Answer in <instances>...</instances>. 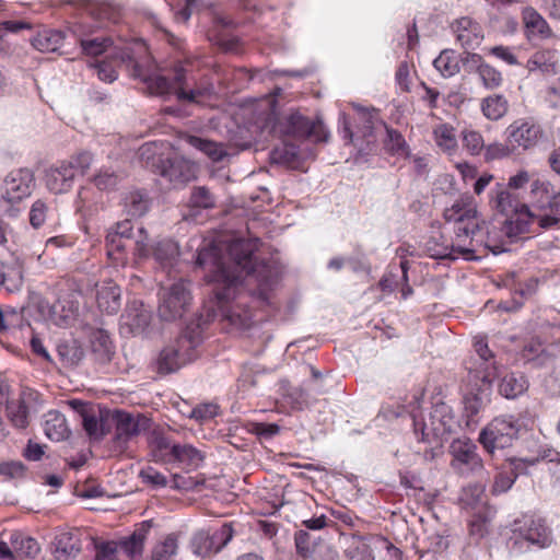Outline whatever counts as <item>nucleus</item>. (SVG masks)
Returning a JSON list of instances; mask_svg holds the SVG:
<instances>
[{"instance_id":"f257e3e1","label":"nucleus","mask_w":560,"mask_h":560,"mask_svg":"<svg viewBox=\"0 0 560 560\" xmlns=\"http://www.w3.org/2000/svg\"><path fill=\"white\" fill-rule=\"evenodd\" d=\"M259 244L258 238H237L224 246L211 242L198 250L197 266L206 271L208 282L215 283L213 300L205 306L207 313L196 322L201 324V330L217 316L235 328L250 327V296L243 290V281L254 278L259 285H268L273 277L272 267L255 256Z\"/></svg>"},{"instance_id":"f03ea898","label":"nucleus","mask_w":560,"mask_h":560,"mask_svg":"<svg viewBox=\"0 0 560 560\" xmlns=\"http://www.w3.org/2000/svg\"><path fill=\"white\" fill-rule=\"evenodd\" d=\"M443 217L446 222H453L455 237L452 242L441 231H433L424 243L425 253L434 259L454 260L458 255L466 259L472 258V248L467 246L472 241H478L480 230L478 223V211L475 199L470 195L460 196L450 208L444 210Z\"/></svg>"},{"instance_id":"7ed1b4c3","label":"nucleus","mask_w":560,"mask_h":560,"mask_svg":"<svg viewBox=\"0 0 560 560\" xmlns=\"http://www.w3.org/2000/svg\"><path fill=\"white\" fill-rule=\"evenodd\" d=\"M131 252L136 261L153 256L161 265H171L179 255L178 246L172 240H163L154 246L143 226L132 224L130 220L117 222L106 235V254L116 266H125Z\"/></svg>"},{"instance_id":"20e7f679","label":"nucleus","mask_w":560,"mask_h":560,"mask_svg":"<svg viewBox=\"0 0 560 560\" xmlns=\"http://www.w3.org/2000/svg\"><path fill=\"white\" fill-rule=\"evenodd\" d=\"M477 358L467 362V376L463 387L464 412L467 418L478 416L490 402L493 378L497 375L494 355L483 338L474 343Z\"/></svg>"},{"instance_id":"39448f33","label":"nucleus","mask_w":560,"mask_h":560,"mask_svg":"<svg viewBox=\"0 0 560 560\" xmlns=\"http://www.w3.org/2000/svg\"><path fill=\"white\" fill-rule=\"evenodd\" d=\"M257 124L262 135L292 139L313 138L317 142H326L328 139V132L320 120L312 121L299 112L278 119L275 112L269 109L260 115Z\"/></svg>"},{"instance_id":"423d86ee","label":"nucleus","mask_w":560,"mask_h":560,"mask_svg":"<svg viewBox=\"0 0 560 560\" xmlns=\"http://www.w3.org/2000/svg\"><path fill=\"white\" fill-rule=\"evenodd\" d=\"M201 341V324L190 323L174 343L166 346L158 358L161 373H172L192 359L194 349Z\"/></svg>"},{"instance_id":"0eeeda50","label":"nucleus","mask_w":560,"mask_h":560,"mask_svg":"<svg viewBox=\"0 0 560 560\" xmlns=\"http://www.w3.org/2000/svg\"><path fill=\"white\" fill-rule=\"evenodd\" d=\"M490 205L493 209L504 215L514 214L516 217L515 223L517 226V233H524L528 231V225L534 221H528L525 212L523 213V207L526 203L518 201L517 195L512 192L502 184H497L491 190Z\"/></svg>"},{"instance_id":"6e6552de","label":"nucleus","mask_w":560,"mask_h":560,"mask_svg":"<svg viewBox=\"0 0 560 560\" xmlns=\"http://www.w3.org/2000/svg\"><path fill=\"white\" fill-rule=\"evenodd\" d=\"M544 136L541 126L530 118L514 120L506 128V141L512 150H528L538 144Z\"/></svg>"},{"instance_id":"1a4fd4ad","label":"nucleus","mask_w":560,"mask_h":560,"mask_svg":"<svg viewBox=\"0 0 560 560\" xmlns=\"http://www.w3.org/2000/svg\"><path fill=\"white\" fill-rule=\"evenodd\" d=\"M233 537V528L230 524H223L219 529L210 533L201 529L191 538V550L199 557H208L222 550Z\"/></svg>"},{"instance_id":"9d476101","label":"nucleus","mask_w":560,"mask_h":560,"mask_svg":"<svg viewBox=\"0 0 560 560\" xmlns=\"http://www.w3.org/2000/svg\"><path fill=\"white\" fill-rule=\"evenodd\" d=\"M191 300L188 282L179 280L171 285L159 306V315L163 320H175L186 312Z\"/></svg>"},{"instance_id":"9b49d317","label":"nucleus","mask_w":560,"mask_h":560,"mask_svg":"<svg viewBox=\"0 0 560 560\" xmlns=\"http://www.w3.org/2000/svg\"><path fill=\"white\" fill-rule=\"evenodd\" d=\"M66 408L73 410L81 420H150L143 415H137L135 417L124 410L115 409L112 412L104 410L100 405L83 401L80 399H71L63 402Z\"/></svg>"},{"instance_id":"f8f14e48","label":"nucleus","mask_w":560,"mask_h":560,"mask_svg":"<svg viewBox=\"0 0 560 560\" xmlns=\"http://www.w3.org/2000/svg\"><path fill=\"white\" fill-rule=\"evenodd\" d=\"M33 186L34 174L31 170H14L3 180L1 198L9 203L20 202L31 195Z\"/></svg>"},{"instance_id":"ddd939ff","label":"nucleus","mask_w":560,"mask_h":560,"mask_svg":"<svg viewBox=\"0 0 560 560\" xmlns=\"http://www.w3.org/2000/svg\"><path fill=\"white\" fill-rule=\"evenodd\" d=\"M478 223L480 226V230L477 235L479 242L472 241V254L477 250V247L479 246H483L494 255H499L508 250L506 235L510 234V231H506V220L504 222H500L499 225L493 223L491 224V228L479 218ZM467 246L470 247L469 240L467 241Z\"/></svg>"},{"instance_id":"4468645a","label":"nucleus","mask_w":560,"mask_h":560,"mask_svg":"<svg viewBox=\"0 0 560 560\" xmlns=\"http://www.w3.org/2000/svg\"><path fill=\"white\" fill-rule=\"evenodd\" d=\"M174 80L177 86L176 97L180 102L201 105L214 95V86L210 82H201L191 89L188 88L186 70L178 66L174 69Z\"/></svg>"},{"instance_id":"2eb2a0df","label":"nucleus","mask_w":560,"mask_h":560,"mask_svg":"<svg viewBox=\"0 0 560 560\" xmlns=\"http://www.w3.org/2000/svg\"><path fill=\"white\" fill-rule=\"evenodd\" d=\"M151 312L140 301L128 303L120 316L119 329L124 336H139L145 332L151 323Z\"/></svg>"},{"instance_id":"dca6fc26","label":"nucleus","mask_w":560,"mask_h":560,"mask_svg":"<svg viewBox=\"0 0 560 560\" xmlns=\"http://www.w3.org/2000/svg\"><path fill=\"white\" fill-rule=\"evenodd\" d=\"M500 427L488 424L479 434V443L489 455H493L497 450H504L512 445L517 430L513 422H499Z\"/></svg>"},{"instance_id":"f3484780","label":"nucleus","mask_w":560,"mask_h":560,"mask_svg":"<svg viewBox=\"0 0 560 560\" xmlns=\"http://www.w3.org/2000/svg\"><path fill=\"white\" fill-rule=\"evenodd\" d=\"M43 409L39 394L31 388H23L18 399L10 400L7 405L10 420H27L37 417Z\"/></svg>"},{"instance_id":"a211bd4d","label":"nucleus","mask_w":560,"mask_h":560,"mask_svg":"<svg viewBox=\"0 0 560 560\" xmlns=\"http://www.w3.org/2000/svg\"><path fill=\"white\" fill-rule=\"evenodd\" d=\"M143 431H147V441L154 459L156 462L167 463L171 457L170 453L177 443L170 435V432H176L177 430L166 424L155 425L153 428L143 427Z\"/></svg>"},{"instance_id":"6ab92c4d","label":"nucleus","mask_w":560,"mask_h":560,"mask_svg":"<svg viewBox=\"0 0 560 560\" xmlns=\"http://www.w3.org/2000/svg\"><path fill=\"white\" fill-rule=\"evenodd\" d=\"M413 434L431 448L443 446L451 439L452 429L446 422H412Z\"/></svg>"},{"instance_id":"aec40b11","label":"nucleus","mask_w":560,"mask_h":560,"mask_svg":"<svg viewBox=\"0 0 560 560\" xmlns=\"http://www.w3.org/2000/svg\"><path fill=\"white\" fill-rule=\"evenodd\" d=\"M75 175L71 164L60 161L45 171V185L52 194H65L72 188Z\"/></svg>"},{"instance_id":"412c9836","label":"nucleus","mask_w":560,"mask_h":560,"mask_svg":"<svg viewBox=\"0 0 560 560\" xmlns=\"http://www.w3.org/2000/svg\"><path fill=\"white\" fill-rule=\"evenodd\" d=\"M514 532L532 545L546 547L550 544V532L541 520H535L532 516H524L522 521L515 523Z\"/></svg>"},{"instance_id":"4be33fe9","label":"nucleus","mask_w":560,"mask_h":560,"mask_svg":"<svg viewBox=\"0 0 560 560\" xmlns=\"http://www.w3.org/2000/svg\"><path fill=\"white\" fill-rule=\"evenodd\" d=\"M451 27L456 34L457 42L466 50L475 49L483 39L482 27L468 16L456 20Z\"/></svg>"},{"instance_id":"5701e85b","label":"nucleus","mask_w":560,"mask_h":560,"mask_svg":"<svg viewBox=\"0 0 560 560\" xmlns=\"http://www.w3.org/2000/svg\"><path fill=\"white\" fill-rule=\"evenodd\" d=\"M454 460L472 472L483 470V460L478 454V447L470 440H455L451 444Z\"/></svg>"},{"instance_id":"b1692460","label":"nucleus","mask_w":560,"mask_h":560,"mask_svg":"<svg viewBox=\"0 0 560 560\" xmlns=\"http://www.w3.org/2000/svg\"><path fill=\"white\" fill-rule=\"evenodd\" d=\"M555 187L547 179H535L530 184L529 203H526L535 213H549Z\"/></svg>"},{"instance_id":"393cba45","label":"nucleus","mask_w":560,"mask_h":560,"mask_svg":"<svg viewBox=\"0 0 560 560\" xmlns=\"http://www.w3.org/2000/svg\"><path fill=\"white\" fill-rule=\"evenodd\" d=\"M12 560L33 559L40 551L37 540L23 532H12L9 537Z\"/></svg>"},{"instance_id":"a878e982","label":"nucleus","mask_w":560,"mask_h":560,"mask_svg":"<svg viewBox=\"0 0 560 560\" xmlns=\"http://www.w3.org/2000/svg\"><path fill=\"white\" fill-rule=\"evenodd\" d=\"M54 555L58 560H68L75 557L81 550V539L78 532H61L56 535Z\"/></svg>"},{"instance_id":"bb28decb","label":"nucleus","mask_w":560,"mask_h":560,"mask_svg":"<svg viewBox=\"0 0 560 560\" xmlns=\"http://www.w3.org/2000/svg\"><path fill=\"white\" fill-rule=\"evenodd\" d=\"M161 174L174 184H184L194 177V167L186 160L179 158L167 159L163 164Z\"/></svg>"},{"instance_id":"cd10ccee","label":"nucleus","mask_w":560,"mask_h":560,"mask_svg":"<svg viewBox=\"0 0 560 560\" xmlns=\"http://www.w3.org/2000/svg\"><path fill=\"white\" fill-rule=\"evenodd\" d=\"M528 221H534L540 229L547 230L557 226L560 222V190L553 191L549 213H535L528 206L523 207Z\"/></svg>"},{"instance_id":"c85d7f7f","label":"nucleus","mask_w":560,"mask_h":560,"mask_svg":"<svg viewBox=\"0 0 560 560\" xmlns=\"http://www.w3.org/2000/svg\"><path fill=\"white\" fill-rule=\"evenodd\" d=\"M66 36L59 30L43 28L31 39V45L40 52H55L60 49Z\"/></svg>"},{"instance_id":"c756f323","label":"nucleus","mask_w":560,"mask_h":560,"mask_svg":"<svg viewBox=\"0 0 560 560\" xmlns=\"http://www.w3.org/2000/svg\"><path fill=\"white\" fill-rule=\"evenodd\" d=\"M168 464L178 463L187 468H197L203 460V456L197 448L189 444L176 443L170 453Z\"/></svg>"},{"instance_id":"7c9ffc66","label":"nucleus","mask_w":560,"mask_h":560,"mask_svg":"<svg viewBox=\"0 0 560 560\" xmlns=\"http://www.w3.org/2000/svg\"><path fill=\"white\" fill-rule=\"evenodd\" d=\"M528 388V381L521 372H511L504 375L499 384V392L508 399H514Z\"/></svg>"},{"instance_id":"2f4dec72","label":"nucleus","mask_w":560,"mask_h":560,"mask_svg":"<svg viewBox=\"0 0 560 560\" xmlns=\"http://www.w3.org/2000/svg\"><path fill=\"white\" fill-rule=\"evenodd\" d=\"M98 308L108 314H115L120 308V288L115 283H107L96 292Z\"/></svg>"},{"instance_id":"473e14b6","label":"nucleus","mask_w":560,"mask_h":560,"mask_svg":"<svg viewBox=\"0 0 560 560\" xmlns=\"http://www.w3.org/2000/svg\"><path fill=\"white\" fill-rule=\"evenodd\" d=\"M93 353L101 362L110 361L114 354V346L108 332L104 329H94L90 335Z\"/></svg>"},{"instance_id":"72a5a7b5","label":"nucleus","mask_w":560,"mask_h":560,"mask_svg":"<svg viewBox=\"0 0 560 560\" xmlns=\"http://www.w3.org/2000/svg\"><path fill=\"white\" fill-rule=\"evenodd\" d=\"M182 141L203 152L214 162H219L225 156L222 145L209 139L187 133L182 137Z\"/></svg>"},{"instance_id":"f704fd0d","label":"nucleus","mask_w":560,"mask_h":560,"mask_svg":"<svg viewBox=\"0 0 560 560\" xmlns=\"http://www.w3.org/2000/svg\"><path fill=\"white\" fill-rule=\"evenodd\" d=\"M460 501L465 509H470L476 512L488 511L485 486L481 483H474L464 488Z\"/></svg>"},{"instance_id":"c9c22d12","label":"nucleus","mask_w":560,"mask_h":560,"mask_svg":"<svg viewBox=\"0 0 560 560\" xmlns=\"http://www.w3.org/2000/svg\"><path fill=\"white\" fill-rule=\"evenodd\" d=\"M509 110V101L502 94H492L481 101V112L490 120L502 118Z\"/></svg>"},{"instance_id":"e433bc0d","label":"nucleus","mask_w":560,"mask_h":560,"mask_svg":"<svg viewBox=\"0 0 560 560\" xmlns=\"http://www.w3.org/2000/svg\"><path fill=\"white\" fill-rule=\"evenodd\" d=\"M522 16L525 27L529 33L537 34L540 37H548L551 34L547 21L534 8H525Z\"/></svg>"},{"instance_id":"4c0bfd02","label":"nucleus","mask_w":560,"mask_h":560,"mask_svg":"<svg viewBox=\"0 0 560 560\" xmlns=\"http://www.w3.org/2000/svg\"><path fill=\"white\" fill-rule=\"evenodd\" d=\"M434 68L444 77L450 78L459 72V62L453 49H444L433 61Z\"/></svg>"},{"instance_id":"58836bf2","label":"nucleus","mask_w":560,"mask_h":560,"mask_svg":"<svg viewBox=\"0 0 560 560\" xmlns=\"http://www.w3.org/2000/svg\"><path fill=\"white\" fill-rule=\"evenodd\" d=\"M124 209L130 217H142L149 209V199L139 190L130 191L124 198Z\"/></svg>"},{"instance_id":"ea45409f","label":"nucleus","mask_w":560,"mask_h":560,"mask_svg":"<svg viewBox=\"0 0 560 560\" xmlns=\"http://www.w3.org/2000/svg\"><path fill=\"white\" fill-rule=\"evenodd\" d=\"M148 422H113L115 424V432L113 441L118 448H122L127 442L135 435H138L143 428L141 424Z\"/></svg>"},{"instance_id":"a19ab883","label":"nucleus","mask_w":560,"mask_h":560,"mask_svg":"<svg viewBox=\"0 0 560 560\" xmlns=\"http://www.w3.org/2000/svg\"><path fill=\"white\" fill-rule=\"evenodd\" d=\"M143 82L145 83L148 90L151 94L158 96H168L172 93L176 95V84L175 80H168L166 77L160 74L149 75L148 78H143Z\"/></svg>"},{"instance_id":"79ce46f5","label":"nucleus","mask_w":560,"mask_h":560,"mask_svg":"<svg viewBox=\"0 0 560 560\" xmlns=\"http://www.w3.org/2000/svg\"><path fill=\"white\" fill-rule=\"evenodd\" d=\"M22 284V271L15 264L0 261V285L12 292Z\"/></svg>"},{"instance_id":"37998d69","label":"nucleus","mask_w":560,"mask_h":560,"mask_svg":"<svg viewBox=\"0 0 560 560\" xmlns=\"http://www.w3.org/2000/svg\"><path fill=\"white\" fill-rule=\"evenodd\" d=\"M177 550L178 537L172 533L154 546L151 558L152 560H174Z\"/></svg>"},{"instance_id":"c03bdc74","label":"nucleus","mask_w":560,"mask_h":560,"mask_svg":"<svg viewBox=\"0 0 560 560\" xmlns=\"http://www.w3.org/2000/svg\"><path fill=\"white\" fill-rule=\"evenodd\" d=\"M529 72L540 71L542 73H555L556 63L550 51H536L526 63Z\"/></svg>"},{"instance_id":"a18cd8bd","label":"nucleus","mask_w":560,"mask_h":560,"mask_svg":"<svg viewBox=\"0 0 560 560\" xmlns=\"http://www.w3.org/2000/svg\"><path fill=\"white\" fill-rule=\"evenodd\" d=\"M80 45L83 54L86 56L97 57L113 46L110 37H94L88 39H80Z\"/></svg>"},{"instance_id":"49530a36","label":"nucleus","mask_w":560,"mask_h":560,"mask_svg":"<svg viewBox=\"0 0 560 560\" xmlns=\"http://www.w3.org/2000/svg\"><path fill=\"white\" fill-rule=\"evenodd\" d=\"M477 73L487 90H495L500 88L503 82L502 73L489 63L480 65L479 68H477Z\"/></svg>"},{"instance_id":"de8ad7c7","label":"nucleus","mask_w":560,"mask_h":560,"mask_svg":"<svg viewBox=\"0 0 560 560\" xmlns=\"http://www.w3.org/2000/svg\"><path fill=\"white\" fill-rule=\"evenodd\" d=\"M436 144L445 152H452L457 147L455 130L450 125H441L434 130Z\"/></svg>"},{"instance_id":"09e8293b","label":"nucleus","mask_w":560,"mask_h":560,"mask_svg":"<svg viewBox=\"0 0 560 560\" xmlns=\"http://www.w3.org/2000/svg\"><path fill=\"white\" fill-rule=\"evenodd\" d=\"M462 136L463 145L471 155H478L485 150L486 145L480 132L465 129L463 130Z\"/></svg>"},{"instance_id":"8fccbe9b","label":"nucleus","mask_w":560,"mask_h":560,"mask_svg":"<svg viewBox=\"0 0 560 560\" xmlns=\"http://www.w3.org/2000/svg\"><path fill=\"white\" fill-rule=\"evenodd\" d=\"M387 138L385 140V148L393 154H406L407 153V143L402 137V135L389 127H386Z\"/></svg>"},{"instance_id":"3c124183","label":"nucleus","mask_w":560,"mask_h":560,"mask_svg":"<svg viewBox=\"0 0 560 560\" xmlns=\"http://www.w3.org/2000/svg\"><path fill=\"white\" fill-rule=\"evenodd\" d=\"M246 430L257 435L259 440H269L279 433L280 428L269 422H246Z\"/></svg>"},{"instance_id":"603ef678","label":"nucleus","mask_w":560,"mask_h":560,"mask_svg":"<svg viewBox=\"0 0 560 560\" xmlns=\"http://www.w3.org/2000/svg\"><path fill=\"white\" fill-rule=\"evenodd\" d=\"M189 202L192 207L209 209L214 207V197L207 187H195Z\"/></svg>"},{"instance_id":"864d4df0","label":"nucleus","mask_w":560,"mask_h":560,"mask_svg":"<svg viewBox=\"0 0 560 560\" xmlns=\"http://www.w3.org/2000/svg\"><path fill=\"white\" fill-rule=\"evenodd\" d=\"M117 544L120 555H125L130 560H139L141 558L144 546L131 536L121 539Z\"/></svg>"},{"instance_id":"5fc2aeb1","label":"nucleus","mask_w":560,"mask_h":560,"mask_svg":"<svg viewBox=\"0 0 560 560\" xmlns=\"http://www.w3.org/2000/svg\"><path fill=\"white\" fill-rule=\"evenodd\" d=\"M515 480V475L511 474L504 466L502 470L495 475L491 492L493 494L504 493L512 488Z\"/></svg>"},{"instance_id":"6e6d98bb","label":"nucleus","mask_w":560,"mask_h":560,"mask_svg":"<svg viewBox=\"0 0 560 560\" xmlns=\"http://www.w3.org/2000/svg\"><path fill=\"white\" fill-rule=\"evenodd\" d=\"M220 416V406L214 402L200 404L191 409L189 413V418L195 420H211Z\"/></svg>"},{"instance_id":"4d7b16f0","label":"nucleus","mask_w":560,"mask_h":560,"mask_svg":"<svg viewBox=\"0 0 560 560\" xmlns=\"http://www.w3.org/2000/svg\"><path fill=\"white\" fill-rule=\"evenodd\" d=\"M95 560H120L118 544L116 541L95 544Z\"/></svg>"},{"instance_id":"13d9d810","label":"nucleus","mask_w":560,"mask_h":560,"mask_svg":"<svg viewBox=\"0 0 560 560\" xmlns=\"http://www.w3.org/2000/svg\"><path fill=\"white\" fill-rule=\"evenodd\" d=\"M82 425L92 441H101L113 430V422H82Z\"/></svg>"},{"instance_id":"bf43d9fd","label":"nucleus","mask_w":560,"mask_h":560,"mask_svg":"<svg viewBox=\"0 0 560 560\" xmlns=\"http://www.w3.org/2000/svg\"><path fill=\"white\" fill-rule=\"evenodd\" d=\"M44 431L46 436L54 442L65 441L71 434L67 422H45Z\"/></svg>"},{"instance_id":"052dcab7","label":"nucleus","mask_w":560,"mask_h":560,"mask_svg":"<svg viewBox=\"0 0 560 560\" xmlns=\"http://www.w3.org/2000/svg\"><path fill=\"white\" fill-rule=\"evenodd\" d=\"M26 466L20 460L0 463V475L5 479H20L25 476Z\"/></svg>"},{"instance_id":"680f3d73","label":"nucleus","mask_w":560,"mask_h":560,"mask_svg":"<svg viewBox=\"0 0 560 560\" xmlns=\"http://www.w3.org/2000/svg\"><path fill=\"white\" fill-rule=\"evenodd\" d=\"M120 177L110 170H102L94 176V184L101 190H109L117 186Z\"/></svg>"},{"instance_id":"e2e57ef3","label":"nucleus","mask_w":560,"mask_h":560,"mask_svg":"<svg viewBox=\"0 0 560 560\" xmlns=\"http://www.w3.org/2000/svg\"><path fill=\"white\" fill-rule=\"evenodd\" d=\"M139 477L143 483H147L152 488H163L167 485L166 477L151 466L141 469Z\"/></svg>"},{"instance_id":"0e129e2a","label":"nucleus","mask_w":560,"mask_h":560,"mask_svg":"<svg viewBox=\"0 0 560 560\" xmlns=\"http://www.w3.org/2000/svg\"><path fill=\"white\" fill-rule=\"evenodd\" d=\"M68 164H71L74 170V175L84 174L93 162V156L88 151L79 152L72 155L69 160H65Z\"/></svg>"},{"instance_id":"69168bd1","label":"nucleus","mask_w":560,"mask_h":560,"mask_svg":"<svg viewBox=\"0 0 560 560\" xmlns=\"http://www.w3.org/2000/svg\"><path fill=\"white\" fill-rule=\"evenodd\" d=\"M48 207L46 202L38 199L36 200L30 210V223L33 228L38 229L40 228L47 218Z\"/></svg>"},{"instance_id":"338daca9","label":"nucleus","mask_w":560,"mask_h":560,"mask_svg":"<svg viewBox=\"0 0 560 560\" xmlns=\"http://www.w3.org/2000/svg\"><path fill=\"white\" fill-rule=\"evenodd\" d=\"M57 351L67 365L78 364L83 357L82 350L75 346L58 345Z\"/></svg>"},{"instance_id":"774afa93","label":"nucleus","mask_w":560,"mask_h":560,"mask_svg":"<svg viewBox=\"0 0 560 560\" xmlns=\"http://www.w3.org/2000/svg\"><path fill=\"white\" fill-rule=\"evenodd\" d=\"M116 58L119 59V61L121 63H125V62H129L130 66H131V69H130V75L135 79H140L143 81V78H148L149 75L144 72L143 68L137 62L135 61L130 54H129V50L127 49H122L120 50L117 55H116Z\"/></svg>"}]
</instances>
